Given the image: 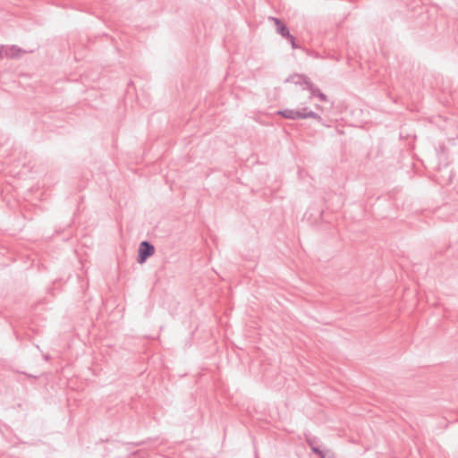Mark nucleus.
I'll use <instances>...</instances> for the list:
<instances>
[{
	"mask_svg": "<svg viewBox=\"0 0 458 458\" xmlns=\"http://www.w3.org/2000/svg\"><path fill=\"white\" fill-rule=\"evenodd\" d=\"M155 252V247L148 241H143L140 243L138 250L137 261L140 264L144 263Z\"/></svg>",
	"mask_w": 458,
	"mask_h": 458,
	"instance_id": "nucleus-1",
	"label": "nucleus"
},
{
	"mask_svg": "<svg viewBox=\"0 0 458 458\" xmlns=\"http://www.w3.org/2000/svg\"><path fill=\"white\" fill-rule=\"evenodd\" d=\"M285 38L291 43L292 47L293 49L299 47L298 45L296 44L295 38H294V37L293 35L290 34V36H287Z\"/></svg>",
	"mask_w": 458,
	"mask_h": 458,
	"instance_id": "nucleus-9",
	"label": "nucleus"
},
{
	"mask_svg": "<svg viewBox=\"0 0 458 458\" xmlns=\"http://www.w3.org/2000/svg\"><path fill=\"white\" fill-rule=\"evenodd\" d=\"M286 82H293L296 85H303L305 86L304 89H309L310 87H311V81L309 77H307L304 74H293L291 75L289 78L286 79Z\"/></svg>",
	"mask_w": 458,
	"mask_h": 458,
	"instance_id": "nucleus-2",
	"label": "nucleus"
},
{
	"mask_svg": "<svg viewBox=\"0 0 458 458\" xmlns=\"http://www.w3.org/2000/svg\"><path fill=\"white\" fill-rule=\"evenodd\" d=\"M24 52L19 47L13 45L11 47L4 46V55L11 58L18 57L21 53Z\"/></svg>",
	"mask_w": 458,
	"mask_h": 458,
	"instance_id": "nucleus-5",
	"label": "nucleus"
},
{
	"mask_svg": "<svg viewBox=\"0 0 458 458\" xmlns=\"http://www.w3.org/2000/svg\"><path fill=\"white\" fill-rule=\"evenodd\" d=\"M309 90L310 92V98L318 97L323 102L327 101V97L322 93L318 88L315 87L313 83H311V87L309 88Z\"/></svg>",
	"mask_w": 458,
	"mask_h": 458,
	"instance_id": "nucleus-7",
	"label": "nucleus"
},
{
	"mask_svg": "<svg viewBox=\"0 0 458 458\" xmlns=\"http://www.w3.org/2000/svg\"><path fill=\"white\" fill-rule=\"evenodd\" d=\"M313 453L318 454L320 458H335L333 452L330 450H321L320 448H313Z\"/></svg>",
	"mask_w": 458,
	"mask_h": 458,
	"instance_id": "nucleus-8",
	"label": "nucleus"
},
{
	"mask_svg": "<svg viewBox=\"0 0 458 458\" xmlns=\"http://www.w3.org/2000/svg\"><path fill=\"white\" fill-rule=\"evenodd\" d=\"M270 20H272L276 26V31L283 37L286 38L287 36H290L289 29L286 27V25L278 18L276 17H270Z\"/></svg>",
	"mask_w": 458,
	"mask_h": 458,
	"instance_id": "nucleus-4",
	"label": "nucleus"
},
{
	"mask_svg": "<svg viewBox=\"0 0 458 458\" xmlns=\"http://www.w3.org/2000/svg\"><path fill=\"white\" fill-rule=\"evenodd\" d=\"M4 46H0V60L4 55Z\"/></svg>",
	"mask_w": 458,
	"mask_h": 458,
	"instance_id": "nucleus-11",
	"label": "nucleus"
},
{
	"mask_svg": "<svg viewBox=\"0 0 458 458\" xmlns=\"http://www.w3.org/2000/svg\"><path fill=\"white\" fill-rule=\"evenodd\" d=\"M277 114L285 119H291V120H299L300 117L304 116V115H301L298 110L290 109V108L279 110L277 112Z\"/></svg>",
	"mask_w": 458,
	"mask_h": 458,
	"instance_id": "nucleus-3",
	"label": "nucleus"
},
{
	"mask_svg": "<svg viewBox=\"0 0 458 458\" xmlns=\"http://www.w3.org/2000/svg\"><path fill=\"white\" fill-rule=\"evenodd\" d=\"M298 111L301 113V115H304L303 117H300V119L313 118L318 120V122H322V117L317 113L309 110L308 107H303Z\"/></svg>",
	"mask_w": 458,
	"mask_h": 458,
	"instance_id": "nucleus-6",
	"label": "nucleus"
},
{
	"mask_svg": "<svg viewBox=\"0 0 458 458\" xmlns=\"http://www.w3.org/2000/svg\"><path fill=\"white\" fill-rule=\"evenodd\" d=\"M307 443L313 451V448H318V446L314 445V441L311 439H307Z\"/></svg>",
	"mask_w": 458,
	"mask_h": 458,
	"instance_id": "nucleus-10",
	"label": "nucleus"
}]
</instances>
